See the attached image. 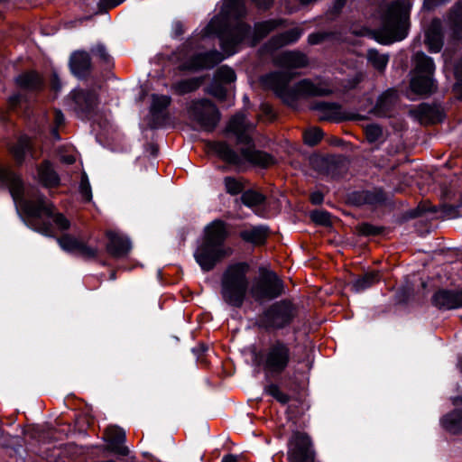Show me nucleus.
<instances>
[{
	"mask_svg": "<svg viewBox=\"0 0 462 462\" xmlns=\"http://www.w3.org/2000/svg\"><path fill=\"white\" fill-rule=\"evenodd\" d=\"M0 183L9 189L14 203L31 218L28 225L32 229L46 236H54L52 225L44 221L41 222L43 216L50 218L59 231L69 228V219L61 213H54L53 205L46 201L44 196L40 195L35 189H25L19 176L1 166Z\"/></svg>",
	"mask_w": 462,
	"mask_h": 462,
	"instance_id": "1",
	"label": "nucleus"
},
{
	"mask_svg": "<svg viewBox=\"0 0 462 462\" xmlns=\"http://www.w3.org/2000/svg\"><path fill=\"white\" fill-rule=\"evenodd\" d=\"M254 129V125L248 122L243 113H237L230 120L226 126V132L236 137L237 143L245 144L241 148L240 154L236 152L227 143L217 142L213 144L214 151L224 161L239 165L247 162L254 166L267 168L275 163V159L269 153L255 150L250 133Z\"/></svg>",
	"mask_w": 462,
	"mask_h": 462,
	"instance_id": "2",
	"label": "nucleus"
},
{
	"mask_svg": "<svg viewBox=\"0 0 462 462\" xmlns=\"http://www.w3.org/2000/svg\"><path fill=\"white\" fill-rule=\"evenodd\" d=\"M282 19H272L254 24L252 33L250 25L239 22L235 26L226 28L223 31L218 30L220 27V20L213 18L206 27V35L213 32L217 33L220 39V46L222 51L230 56L238 51L239 45L247 41L250 46L256 45L260 40L265 37L277 27L282 25Z\"/></svg>",
	"mask_w": 462,
	"mask_h": 462,
	"instance_id": "3",
	"label": "nucleus"
},
{
	"mask_svg": "<svg viewBox=\"0 0 462 462\" xmlns=\"http://www.w3.org/2000/svg\"><path fill=\"white\" fill-rule=\"evenodd\" d=\"M227 236V225L221 219H215L205 226L203 240L194 252V258L202 271H211L233 254L232 248L225 245Z\"/></svg>",
	"mask_w": 462,
	"mask_h": 462,
	"instance_id": "4",
	"label": "nucleus"
},
{
	"mask_svg": "<svg viewBox=\"0 0 462 462\" xmlns=\"http://www.w3.org/2000/svg\"><path fill=\"white\" fill-rule=\"evenodd\" d=\"M293 76L290 70L271 72L261 78V83L289 104L295 101L298 97H322L332 93L329 85L320 80L314 83L310 79H302L291 88L289 82Z\"/></svg>",
	"mask_w": 462,
	"mask_h": 462,
	"instance_id": "5",
	"label": "nucleus"
},
{
	"mask_svg": "<svg viewBox=\"0 0 462 462\" xmlns=\"http://www.w3.org/2000/svg\"><path fill=\"white\" fill-rule=\"evenodd\" d=\"M410 4L407 0H395L383 9L381 16L380 42L387 44L402 41L408 35Z\"/></svg>",
	"mask_w": 462,
	"mask_h": 462,
	"instance_id": "6",
	"label": "nucleus"
},
{
	"mask_svg": "<svg viewBox=\"0 0 462 462\" xmlns=\"http://www.w3.org/2000/svg\"><path fill=\"white\" fill-rule=\"evenodd\" d=\"M248 272L249 264L244 262L231 263L224 271L220 294L227 305L235 308L243 306L250 288Z\"/></svg>",
	"mask_w": 462,
	"mask_h": 462,
	"instance_id": "7",
	"label": "nucleus"
},
{
	"mask_svg": "<svg viewBox=\"0 0 462 462\" xmlns=\"http://www.w3.org/2000/svg\"><path fill=\"white\" fill-rule=\"evenodd\" d=\"M293 359L289 343L276 339L270 342L259 354V363L265 374L275 377L284 373Z\"/></svg>",
	"mask_w": 462,
	"mask_h": 462,
	"instance_id": "8",
	"label": "nucleus"
},
{
	"mask_svg": "<svg viewBox=\"0 0 462 462\" xmlns=\"http://www.w3.org/2000/svg\"><path fill=\"white\" fill-rule=\"evenodd\" d=\"M295 317L293 305L281 300L271 305L258 319L257 324L264 329H282L290 325Z\"/></svg>",
	"mask_w": 462,
	"mask_h": 462,
	"instance_id": "9",
	"label": "nucleus"
},
{
	"mask_svg": "<svg viewBox=\"0 0 462 462\" xmlns=\"http://www.w3.org/2000/svg\"><path fill=\"white\" fill-rule=\"evenodd\" d=\"M283 282L275 273L266 271L261 273L249 288V293L256 301L273 300L282 294Z\"/></svg>",
	"mask_w": 462,
	"mask_h": 462,
	"instance_id": "10",
	"label": "nucleus"
},
{
	"mask_svg": "<svg viewBox=\"0 0 462 462\" xmlns=\"http://www.w3.org/2000/svg\"><path fill=\"white\" fill-rule=\"evenodd\" d=\"M189 118L205 131L211 132L220 120L217 107L208 99H199L191 102L188 108Z\"/></svg>",
	"mask_w": 462,
	"mask_h": 462,
	"instance_id": "11",
	"label": "nucleus"
},
{
	"mask_svg": "<svg viewBox=\"0 0 462 462\" xmlns=\"http://www.w3.org/2000/svg\"><path fill=\"white\" fill-rule=\"evenodd\" d=\"M290 462H315V452L310 437L297 432L290 441L288 450Z\"/></svg>",
	"mask_w": 462,
	"mask_h": 462,
	"instance_id": "12",
	"label": "nucleus"
},
{
	"mask_svg": "<svg viewBox=\"0 0 462 462\" xmlns=\"http://www.w3.org/2000/svg\"><path fill=\"white\" fill-rule=\"evenodd\" d=\"M70 106L79 117H89L98 106L95 90L75 89L69 96Z\"/></svg>",
	"mask_w": 462,
	"mask_h": 462,
	"instance_id": "13",
	"label": "nucleus"
},
{
	"mask_svg": "<svg viewBox=\"0 0 462 462\" xmlns=\"http://www.w3.org/2000/svg\"><path fill=\"white\" fill-rule=\"evenodd\" d=\"M224 59V55L217 51L199 53L187 60L181 65V69L192 71L209 69L220 63Z\"/></svg>",
	"mask_w": 462,
	"mask_h": 462,
	"instance_id": "14",
	"label": "nucleus"
},
{
	"mask_svg": "<svg viewBox=\"0 0 462 462\" xmlns=\"http://www.w3.org/2000/svg\"><path fill=\"white\" fill-rule=\"evenodd\" d=\"M431 302L439 310L462 308V290H439L432 295Z\"/></svg>",
	"mask_w": 462,
	"mask_h": 462,
	"instance_id": "15",
	"label": "nucleus"
},
{
	"mask_svg": "<svg viewBox=\"0 0 462 462\" xmlns=\"http://www.w3.org/2000/svg\"><path fill=\"white\" fill-rule=\"evenodd\" d=\"M303 33V30L294 27L282 33L272 37L263 47V52H273L285 45L296 42Z\"/></svg>",
	"mask_w": 462,
	"mask_h": 462,
	"instance_id": "16",
	"label": "nucleus"
},
{
	"mask_svg": "<svg viewBox=\"0 0 462 462\" xmlns=\"http://www.w3.org/2000/svg\"><path fill=\"white\" fill-rule=\"evenodd\" d=\"M108 243L106 245L107 252L115 257H122L126 255L132 245L128 237L116 231H108L106 233Z\"/></svg>",
	"mask_w": 462,
	"mask_h": 462,
	"instance_id": "17",
	"label": "nucleus"
},
{
	"mask_svg": "<svg viewBox=\"0 0 462 462\" xmlns=\"http://www.w3.org/2000/svg\"><path fill=\"white\" fill-rule=\"evenodd\" d=\"M273 64L284 69L303 68L308 64V58L299 51H283L273 58Z\"/></svg>",
	"mask_w": 462,
	"mask_h": 462,
	"instance_id": "18",
	"label": "nucleus"
},
{
	"mask_svg": "<svg viewBox=\"0 0 462 462\" xmlns=\"http://www.w3.org/2000/svg\"><path fill=\"white\" fill-rule=\"evenodd\" d=\"M317 111L321 121L340 122L346 117L341 110V106L334 102H317L312 107Z\"/></svg>",
	"mask_w": 462,
	"mask_h": 462,
	"instance_id": "19",
	"label": "nucleus"
},
{
	"mask_svg": "<svg viewBox=\"0 0 462 462\" xmlns=\"http://www.w3.org/2000/svg\"><path fill=\"white\" fill-rule=\"evenodd\" d=\"M411 115L422 125L435 124L441 120L439 108L429 104H420L411 111Z\"/></svg>",
	"mask_w": 462,
	"mask_h": 462,
	"instance_id": "20",
	"label": "nucleus"
},
{
	"mask_svg": "<svg viewBox=\"0 0 462 462\" xmlns=\"http://www.w3.org/2000/svg\"><path fill=\"white\" fill-rule=\"evenodd\" d=\"M426 45L430 52H439L443 47V35L441 32V23L439 20H433L426 32Z\"/></svg>",
	"mask_w": 462,
	"mask_h": 462,
	"instance_id": "21",
	"label": "nucleus"
},
{
	"mask_svg": "<svg viewBox=\"0 0 462 462\" xmlns=\"http://www.w3.org/2000/svg\"><path fill=\"white\" fill-rule=\"evenodd\" d=\"M397 101V92L388 89L379 96L374 107V113L378 116H390Z\"/></svg>",
	"mask_w": 462,
	"mask_h": 462,
	"instance_id": "22",
	"label": "nucleus"
},
{
	"mask_svg": "<svg viewBox=\"0 0 462 462\" xmlns=\"http://www.w3.org/2000/svg\"><path fill=\"white\" fill-rule=\"evenodd\" d=\"M71 71L77 77H83L90 69L91 59L88 52L84 51H75L69 60Z\"/></svg>",
	"mask_w": 462,
	"mask_h": 462,
	"instance_id": "23",
	"label": "nucleus"
},
{
	"mask_svg": "<svg viewBox=\"0 0 462 462\" xmlns=\"http://www.w3.org/2000/svg\"><path fill=\"white\" fill-rule=\"evenodd\" d=\"M411 89L419 95H429L435 91L433 76L415 74L411 80Z\"/></svg>",
	"mask_w": 462,
	"mask_h": 462,
	"instance_id": "24",
	"label": "nucleus"
},
{
	"mask_svg": "<svg viewBox=\"0 0 462 462\" xmlns=\"http://www.w3.org/2000/svg\"><path fill=\"white\" fill-rule=\"evenodd\" d=\"M9 150L16 162L19 164L25 160L28 154L33 158L32 142L30 138L25 135L21 136L15 144L10 146Z\"/></svg>",
	"mask_w": 462,
	"mask_h": 462,
	"instance_id": "25",
	"label": "nucleus"
},
{
	"mask_svg": "<svg viewBox=\"0 0 462 462\" xmlns=\"http://www.w3.org/2000/svg\"><path fill=\"white\" fill-rule=\"evenodd\" d=\"M268 236L267 227L259 226L245 229L240 232V237L254 245H262L265 242Z\"/></svg>",
	"mask_w": 462,
	"mask_h": 462,
	"instance_id": "26",
	"label": "nucleus"
},
{
	"mask_svg": "<svg viewBox=\"0 0 462 462\" xmlns=\"http://www.w3.org/2000/svg\"><path fill=\"white\" fill-rule=\"evenodd\" d=\"M17 84L25 89L38 90L43 86L42 78L34 71L23 73L17 77Z\"/></svg>",
	"mask_w": 462,
	"mask_h": 462,
	"instance_id": "27",
	"label": "nucleus"
},
{
	"mask_svg": "<svg viewBox=\"0 0 462 462\" xmlns=\"http://www.w3.org/2000/svg\"><path fill=\"white\" fill-rule=\"evenodd\" d=\"M415 74L433 76L435 64L433 60L423 52H417L414 56Z\"/></svg>",
	"mask_w": 462,
	"mask_h": 462,
	"instance_id": "28",
	"label": "nucleus"
},
{
	"mask_svg": "<svg viewBox=\"0 0 462 462\" xmlns=\"http://www.w3.org/2000/svg\"><path fill=\"white\" fill-rule=\"evenodd\" d=\"M38 177L40 182L45 187H54L60 182V178L51 165L44 162L38 169Z\"/></svg>",
	"mask_w": 462,
	"mask_h": 462,
	"instance_id": "29",
	"label": "nucleus"
},
{
	"mask_svg": "<svg viewBox=\"0 0 462 462\" xmlns=\"http://www.w3.org/2000/svg\"><path fill=\"white\" fill-rule=\"evenodd\" d=\"M443 427L453 434L462 431V411L454 410L442 419Z\"/></svg>",
	"mask_w": 462,
	"mask_h": 462,
	"instance_id": "30",
	"label": "nucleus"
},
{
	"mask_svg": "<svg viewBox=\"0 0 462 462\" xmlns=\"http://www.w3.org/2000/svg\"><path fill=\"white\" fill-rule=\"evenodd\" d=\"M380 280V273L378 272H370L365 273L363 276L356 278L352 283V289L355 292H361Z\"/></svg>",
	"mask_w": 462,
	"mask_h": 462,
	"instance_id": "31",
	"label": "nucleus"
},
{
	"mask_svg": "<svg viewBox=\"0 0 462 462\" xmlns=\"http://www.w3.org/2000/svg\"><path fill=\"white\" fill-rule=\"evenodd\" d=\"M201 80L197 78L182 79L174 83L171 88L179 95H184L195 91L199 88Z\"/></svg>",
	"mask_w": 462,
	"mask_h": 462,
	"instance_id": "32",
	"label": "nucleus"
},
{
	"mask_svg": "<svg viewBox=\"0 0 462 462\" xmlns=\"http://www.w3.org/2000/svg\"><path fill=\"white\" fill-rule=\"evenodd\" d=\"M171 98L167 95H152L151 114L155 116L162 113L171 105Z\"/></svg>",
	"mask_w": 462,
	"mask_h": 462,
	"instance_id": "33",
	"label": "nucleus"
},
{
	"mask_svg": "<svg viewBox=\"0 0 462 462\" xmlns=\"http://www.w3.org/2000/svg\"><path fill=\"white\" fill-rule=\"evenodd\" d=\"M367 60L375 69L382 72L388 64L389 55L380 53L374 49H370L367 51Z\"/></svg>",
	"mask_w": 462,
	"mask_h": 462,
	"instance_id": "34",
	"label": "nucleus"
},
{
	"mask_svg": "<svg viewBox=\"0 0 462 462\" xmlns=\"http://www.w3.org/2000/svg\"><path fill=\"white\" fill-rule=\"evenodd\" d=\"M240 199L244 205L251 208L262 205L265 200L262 193L254 189L245 190Z\"/></svg>",
	"mask_w": 462,
	"mask_h": 462,
	"instance_id": "35",
	"label": "nucleus"
},
{
	"mask_svg": "<svg viewBox=\"0 0 462 462\" xmlns=\"http://www.w3.org/2000/svg\"><path fill=\"white\" fill-rule=\"evenodd\" d=\"M57 242L63 251L76 254L81 240L71 235L66 234L58 237Z\"/></svg>",
	"mask_w": 462,
	"mask_h": 462,
	"instance_id": "36",
	"label": "nucleus"
},
{
	"mask_svg": "<svg viewBox=\"0 0 462 462\" xmlns=\"http://www.w3.org/2000/svg\"><path fill=\"white\" fill-rule=\"evenodd\" d=\"M365 138L370 143H383L384 140L383 128L377 124H370L364 128Z\"/></svg>",
	"mask_w": 462,
	"mask_h": 462,
	"instance_id": "37",
	"label": "nucleus"
},
{
	"mask_svg": "<svg viewBox=\"0 0 462 462\" xmlns=\"http://www.w3.org/2000/svg\"><path fill=\"white\" fill-rule=\"evenodd\" d=\"M450 20L453 24L454 34L462 38V2L457 3L451 11Z\"/></svg>",
	"mask_w": 462,
	"mask_h": 462,
	"instance_id": "38",
	"label": "nucleus"
},
{
	"mask_svg": "<svg viewBox=\"0 0 462 462\" xmlns=\"http://www.w3.org/2000/svg\"><path fill=\"white\" fill-rule=\"evenodd\" d=\"M214 79L221 83H232L236 79L235 70L227 66L218 68L214 75Z\"/></svg>",
	"mask_w": 462,
	"mask_h": 462,
	"instance_id": "39",
	"label": "nucleus"
},
{
	"mask_svg": "<svg viewBox=\"0 0 462 462\" xmlns=\"http://www.w3.org/2000/svg\"><path fill=\"white\" fill-rule=\"evenodd\" d=\"M76 255L87 261L93 260L96 259L98 255V248L96 246H91L81 240Z\"/></svg>",
	"mask_w": 462,
	"mask_h": 462,
	"instance_id": "40",
	"label": "nucleus"
},
{
	"mask_svg": "<svg viewBox=\"0 0 462 462\" xmlns=\"http://www.w3.org/2000/svg\"><path fill=\"white\" fill-rule=\"evenodd\" d=\"M106 437L112 444H121L125 440V432L123 429L111 426L106 431Z\"/></svg>",
	"mask_w": 462,
	"mask_h": 462,
	"instance_id": "41",
	"label": "nucleus"
},
{
	"mask_svg": "<svg viewBox=\"0 0 462 462\" xmlns=\"http://www.w3.org/2000/svg\"><path fill=\"white\" fill-rule=\"evenodd\" d=\"M265 393L273 397L282 404L288 403L291 399L290 396L286 393L282 392L281 388L275 383L269 384L265 388Z\"/></svg>",
	"mask_w": 462,
	"mask_h": 462,
	"instance_id": "42",
	"label": "nucleus"
},
{
	"mask_svg": "<svg viewBox=\"0 0 462 462\" xmlns=\"http://www.w3.org/2000/svg\"><path fill=\"white\" fill-rule=\"evenodd\" d=\"M303 136L304 141L308 145L314 146L322 139L323 133L321 129L313 127L307 130Z\"/></svg>",
	"mask_w": 462,
	"mask_h": 462,
	"instance_id": "43",
	"label": "nucleus"
},
{
	"mask_svg": "<svg viewBox=\"0 0 462 462\" xmlns=\"http://www.w3.org/2000/svg\"><path fill=\"white\" fill-rule=\"evenodd\" d=\"M208 93L219 100H224L226 96V89L221 82L214 79L213 82L208 88Z\"/></svg>",
	"mask_w": 462,
	"mask_h": 462,
	"instance_id": "44",
	"label": "nucleus"
},
{
	"mask_svg": "<svg viewBox=\"0 0 462 462\" xmlns=\"http://www.w3.org/2000/svg\"><path fill=\"white\" fill-rule=\"evenodd\" d=\"M226 190L230 195H237L243 190V184L238 180L232 177H226L224 179Z\"/></svg>",
	"mask_w": 462,
	"mask_h": 462,
	"instance_id": "45",
	"label": "nucleus"
},
{
	"mask_svg": "<svg viewBox=\"0 0 462 462\" xmlns=\"http://www.w3.org/2000/svg\"><path fill=\"white\" fill-rule=\"evenodd\" d=\"M79 192L82 198L89 201L92 199V191L88 175L83 172L79 183Z\"/></svg>",
	"mask_w": 462,
	"mask_h": 462,
	"instance_id": "46",
	"label": "nucleus"
},
{
	"mask_svg": "<svg viewBox=\"0 0 462 462\" xmlns=\"http://www.w3.org/2000/svg\"><path fill=\"white\" fill-rule=\"evenodd\" d=\"M331 35L332 33L325 32H313L308 36V42L310 45L319 44L326 39L329 38Z\"/></svg>",
	"mask_w": 462,
	"mask_h": 462,
	"instance_id": "47",
	"label": "nucleus"
},
{
	"mask_svg": "<svg viewBox=\"0 0 462 462\" xmlns=\"http://www.w3.org/2000/svg\"><path fill=\"white\" fill-rule=\"evenodd\" d=\"M91 52L105 63L110 62V55L104 45L98 44L91 49Z\"/></svg>",
	"mask_w": 462,
	"mask_h": 462,
	"instance_id": "48",
	"label": "nucleus"
},
{
	"mask_svg": "<svg viewBox=\"0 0 462 462\" xmlns=\"http://www.w3.org/2000/svg\"><path fill=\"white\" fill-rule=\"evenodd\" d=\"M65 118L60 110H55L54 112V124L55 127L51 130V134L55 140H60L58 128L64 124Z\"/></svg>",
	"mask_w": 462,
	"mask_h": 462,
	"instance_id": "49",
	"label": "nucleus"
},
{
	"mask_svg": "<svg viewBox=\"0 0 462 462\" xmlns=\"http://www.w3.org/2000/svg\"><path fill=\"white\" fill-rule=\"evenodd\" d=\"M444 212L449 217H458L462 216V197L457 205H446L444 206Z\"/></svg>",
	"mask_w": 462,
	"mask_h": 462,
	"instance_id": "50",
	"label": "nucleus"
},
{
	"mask_svg": "<svg viewBox=\"0 0 462 462\" xmlns=\"http://www.w3.org/2000/svg\"><path fill=\"white\" fill-rule=\"evenodd\" d=\"M359 231L364 236H376L381 234L382 227L365 223L360 225Z\"/></svg>",
	"mask_w": 462,
	"mask_h": 462,
	"instance_id": "51",
	"label": "nucleus"
},
{
	"mask_svg": "<svg viewBox=\"0 0 462 462\" xmlns=\"http://www.w3.org/2000/svg\"><path fill=\"white\" fill-rule=\"evenodd\" d=\"M311 218L318 224L328 225L330 222V216L328 213L321 210H316L311 214Z\"/></svg>",
	"mask_w": 462,
	"mask_h": 462,
	"instance_id": "52",
	"label": "nucleus"
},
{
	"mask_svg": "<svg viewBox=\"0 0 462 462\" xmlns=\"http://www.w3.org/2000/svg\"><path fill=\"white\" fill-rule=\"evenodd\" d=\"M323 194L320 191H315L310 195V200L313 204L319 205L323 201Z\"/></svg>",
	"mask_w": 462,
	"mask_h": 462,
	"instance_id": "53",
	"label": "nucleus"
},
{
	"mask_svg": "<svg viewBox=\"0 0 462 462\" xmlns=\"http://www.w3.org/2000/svg\"><path fill=\"white\" fill-rule=\"evenodd\" d=\"M255 5L260 8H268L271 4L273 3V0H252Z\"/></svg>",
	"mask_w": 462,
	"mask_h": 462,
	"instance_id": "54",
	"label": "nucleus"
},
{
	"mask_svg": "<svg viewBox=\"0 0 462 462\" xmlns=\"http://www.w3.org/2000/svg\"><path fill=\"white\" fill-rule=\"evenodd\" d=\"M346 0H336L333 5V9L336 13L339 12L341 8L345 5Z\"/></svg>",
	"mask_w": 462,
	"mask_h": 462,
	"instance_id": "55",
	"label": "nucleus"
},
{
	"mask_svg": "<svg viewBox=\"0 0 462 462\" xmlns=\"http://www.w3.org/2000/svg\"><path fill=\"white\" fill-rule=\"evenodd\" d=\"M62 161L67 164H72L76 162V158L73 155L64 156Z\"/></svg>",
	"mask_w": 462,
	"mask_h": 462,
	"instance_id": "56",
	"label": "nucleus"
},
{
	"mask_svg": "<svg viewBox=\"0 0 462 462\" xmlns=\"http://www.w3.org/2000/svg\"><path fill=\"white\" fill-rule=\"evenodd\" d=\"M20 101V96L14 95L9 98L10 106H14L16 104H18Z\"/></svg>",
	"mask_w": 462,
	"mask_h": 462,
	"instance_id": "57",
	"label": "nucleus"
},
{
	"mask_svg": "<svg viewBox=\"0 0 462 462\" xmlns=\"http://www.w3.org/2000/svg\"><path fill=\"white\" fill-rule=\"evenodd\" d=\"M222 462H236V457L233 455L225 456Z\"/></svg>",
	"mask_w": 462,
	"mask_h": 462,
	"instance_id": "58",
	"label": "nucleus"
},
{
	"mask_svg": "<svg viewBox=\"0 0 462 462\" xmlns=\"http://www.w3.org/2000/svg\"><path fill=\"white\" fill-rule=\"evenodd\" d=\"M240 1L241 0H226V3L230 7H234L237 5H239Z\"/></svg>",
	"mask_w": 462,
	"mask_h": 462,
	"instance_id": "59",
	"label": "nucleus"
},
{
	"mask_svg": "<svg viewBox=\"0 0 462 462\" xmlns=\"http://www.w3.org/2000/svg\"><path fill=\"white\" fill-rule=\"evenodd\" d=\"M60 85L58 83V78L56 75H54V78H53V88H55V90H58L60 89Z\"/></svg>",
	"mask_w": 462,
	"mask_h": 462,
	"instance_id": "60",
	"label": "nucleus"
},
{
	"mask_svg": "<svg viewBox=\"0 0 462 462\" xmlns=\"http://www.w3.org/2000/svg\"><path fill=\"white\" fill-rule=\"evenodd\" d=\"M453 404L454 405H459L462 404V397H456L453 399Z\"/></svg>",
	"mask_w": 462,
	"mask_h": 462,
	"instance_id": "61",
	"label": "nucleus"
}]
</instances>
